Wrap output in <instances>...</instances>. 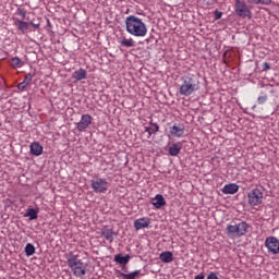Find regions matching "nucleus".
I'll list each match as a JSON object with an SVG mask.
<instances>
[{
    "mask_svg": "<svg viewBox=\"0 0 279 279\" xmlns=\"http://www.w3.org/2000/svg\"><path fill=\"white\" fill-rule=\"evenodd\" d=\"M250 230V225L245 221H241L236 225H229L227 227V234L230 239H239V236H245Z\"/></svg>",
    "mask_w": 279,
    "mask_h": 279,
    "instance_id": "4",
    "label": "nucleus"
},
{
    "mask_svg": "<svg viewBox=\"0 0 279 279\" xmlns=\"http://www.w3.org/2000/svg\"><path fill=\"white\" fill-rule=\"evenodd\" d=\"M144 132H147L148 134L147 138H151V128L145 126Z\"/></svg>",
    "mask_w": 279,
    "mask_h": 279,
    "instance_id": "31",
    "label": "nucleus"
},
{
    "mask_svg": "<svg viewBox=\"0 0 279 279\" xmlns=\"http://www.w3.org/2000/svg\"><path fill=\"white\" fill-rule=\"evenodd\" d=\"M66 264L76 278H83L86 276V266L84 265V262L80 259L78 255L70 254Z\"/></svg>",
    "mask_w": 279,
    "mask_h": 279,
    "instance_id": "3",
    "label": "nucleus"
},
{
    "mask_svg": "<svg viewBox=\"0 0 279 279\" xmlns=\"http://www.w3.org/2000/svg\"><path fill=\"white\" fill-rule=\"evenodd\" d=\"M265 101H267V95L259 96V97L257 98V104H259V105L265 104Z\"/></svg>",
    "mask_w": 279,
    "mask_h": 279,
    "instance_id": "30",
    "label": "nucleus"
},
{
    "mask_svg": "<svg viewBox=\"0 0 279 279\" xmlns=\"http://www.w3.org/2000/svg\"><path fill=\"white\" fill-rule=\"evenodd\" d=\"M101 236H104L106 241H109V243H112V241H114V231H112V229L104 228L101 230Z\"/></svg>",
    "mask_w": 279,
    "mask_h": 279,
    "instance_id": "18",
    "label": "nucleus"
},
{
    "mask_svg": "<svg viewBox=\"0 0 279 279\" xmlns=\"http://www.w3.org/2000/svg\"><path fill=\"white\" fill-rule=\"evenodd\" d=\"M207 279H219V277L217 276V274L210 272V274L207 276Z\"/></svg>",
    "mask_w": 279,
    "mask_h": 279,
    "instance_id": "32",
    "label": "nucleus"
},
{
    "mask_svg": "<svg viewBox=\"0 0 279 279\" xmlns=\"http://www.w3.org/2000/svg\"><path fill=\"white\" fill-rule=\"evenodd\" d=\"M120 45H121V47L130 48V47H135L136 41H134V39L132 37H130V38L122 37L120 39Z\"/></svg>",
    "mask_w": 279,
    "mask_h": 279,
    "instance_id": "21",
    "label": "nucleus"
},
{
    "mask_svg": "<svg viewBox=\"0 0 279 279\" xmlns=\"http://www.w3.org/2000/svg\"><path fill=\"white\" fill-rule=\"evenodd\" d=\"M149 223H151L149 218H140L134 221V228L135 230H143V228H149Z\"/></svg>",
    "mask_w": 279,
    "mask_h": 279,
    "instance_id": "11",
    "label": "nucleus"
},
{
    "mask_svg": "<svg viewBox=\"0 0 279 279\" xmlns=\"http://www.w3.org/2000/svg\"><path fill=\"white\" fill-rule=\"evenodd\" d=\"M29 86V82H22L17 85L19 90H25L26 87Z\"/></svg>",
    "mask_w": 279,
    "mask_h": 279,
    "instance_id": "28",
    "label": "nucleus"
},
{
    "mask_svg": "<svg viewBox=\"0 0 279 279\" xmlns=\"http://www.w3.org/2000/svg\"><path fill=\"white\" fill-rule=\"evenodd\" d=\"M151 204H153L154 208L159 210V208H161L162 206H167V201H165V196H162L161 194H157L151 199Z\"/></svg>",
    "mask_w": 279,
    "mask_h": 279,
    "instance_id": "10",
    "label": "nucleus"
},
{
    "mask_svg": "<svg viewBox=\"0 0 279 279\" xmlns=\"http://www.w3.org/2000/svg\"><path fill=\"white\" fill-rule=\"evenodd\" d=\"M269 69H271V65H269V63L265 62L264 63V71H269Z\"/></svg>",
    "mask_w": 279,
    "mask_h": 279,
    "instance_id": "34",
    "label": "nucleus"
},
{
    "mask_svg": "<svg viewBox=\"0 0 279 279\" xmlns=\"http://www.w3.org/2000/svg\"><path fill=\"white\" fill-rule=\"evenodd\" d=\"M149 125H151L154 128V125H158V123H154V121L150 120Z\"/></svg>",
    "mask_w": 279,
    "mask_h": 279,
    "instance_id": "37",
    "label": "nucleus"
},
{
    "mask_svg": "<svg viewBox=\"0 0 279 279\" xmlns=\"http://www.w3.org/2000/svg\"><path fill=\"white\" fill-rule=\"evenodd\" d=\"M25 254L26 256H34L36 254V247H34V244H26L25 246Z\"/></svg>",
    "mask_w": 279,
    "mask_h": 279,
    "instance_id": "26",
    "label": "nucleus"
},
{
    "mask_svg": "<svg viewBox=\"0 0 279 279\" xmlns=\"http://www.w3.org/2000/svg\"><path fill=\"white\" fill-rule=\"evenodd\" d=\"M31 25H33V27H35V29H38L40 27V24L31 23Z\"/></svg>",
    "mask_w": 279,
    "mask_h": 279,
    "instance_id": "36",
    "label": "nucleus"
},
{
    "mask_svg": "<svg viewBox=\"0 0 279 279\" xmlns=\"http://www.w3.org/2000/svg\"><path fill=\"white\" fill-rule=\"evenodd\" d=\"M109 186L110 184L108 183V181H106V179L96 178L92 180V189L94 193H106Z\"/></svg>",
    "mask_w": 279,
    "mask_h": 279,
    "instance_id": "6",
    "label": "nucleus"
},
{
    "mask_svg": "<svg viewBox=\"0 0 279 279\" xmlns=\"http://www.w3.org/2000/svg\"><path fill=\"white\" fill-rule=\"evenodd\" d=\"M24 217H29L31 221H34V219H38V209L28 208Z\"/></svg>",
    "mask_w": 279,
    "mask_h": 279,
    "instance_id": "25",
    "label": "nucleus"
},
{
    "mask_svg": "<svg viewBox=\"0 0 279 279\" xmlns=\"http://www.w3.org/2000/svg\"><path fill=\"white\" fill-rule=\"evenodd\" d=\"M31 154L32 156H41L43 155V145L38 142H34L31 144Z\"/></svg>",
    "mask_w": 279,
    "mask_h": 279,
    "instance_id": "15",
    "label": "nucleus"
},
{
    "mask_svg": "<svg viewBox=\"0 0 279 279\" xmlns=\"http://www.w3.org/2000/svg\"><path fill=\"white\" fill-rule=\"evenodd\" d=\"M235 14L241 19H252V10L247 7V3L243 0H235L234 3Z\"/></svg>",
    "mask_w": 279,
    "mask_h": 279,
    "instance_id": "5",
    "label": "nucleus"
},
{
    "mask_svg": "<svg viewBox=\"0 0 279 279\" xmlns=\"http://www.w3.org/2000/svg\"><path fill=\"white\" fill-rule=\"evenodd\" d=\"M10 64L13 69H21L22 66H25V62H23L19 57L11 58Z\"/></svg>",
    "mask_w": 279,
    "mask_h": 279,
    "instance_id": "22",
    "label": "nucleus"
},
{
    "mask_svg": "<svg viewBox=\"0 0 279 279\" xmlns=\"http://www.w3.org/2000/svg\"><path fill=\"white\" fill-rule=\"evenodd\" d=\"M181 81H182V84L179 88V93L183 97H191L193 93H197V90H199V81H197L195 76L193 75L183 76Z\"/></svg>",
    "mask_w": 279,
    "mask_h": 279,
    "instance_id": "2",
    "label": "nucleus"
},
{
    "mask_svg": "<svg viewBox=\"0 0 279 279\" xmlns=\"http://www.w3.org/2000/svg\"><path fill=\"white\" fill-rule=\"evenodd\" d=\"M250 5H271V0H246Z\"/></svg>",
    "mask_w": 279,
    "mask_h": 279,
    "instance_id": "24",
    "label": "nucleus"
},
{
    "mask_svg": "<svg viewBox=\"0 0 279 279\" xmlns=\"http://www.w3.org/2000/svg\"><path fill=\"white\" fill-rule=\"evenodd\" d=\"M90 123H93V117H90V114H83L80 122L76 123V130L78 132H84Z\"/></svg>",
    "mask_w": 279,
    "mask_h": 279,
    "instance_id": "9",
    "label": "nucleus"
},
{
    "mask_svg": "<svg viewBox=\"0 0 279 279\" xmlns=\"http://www.w3.org/2000/svg\"><path fill=\"white\" fill-rule=\"evenodd\" d=\"M130 255L122 256L121 254H117L114 256V262L118 263L119 265H128L130 263Z\"/></svg>",
    "mask_w": 279,
    "mask_h": 279,
    "instance_id": "23",
    "label": "nucleus"
},
{
    "mask_svg": "<svg viewBox=\"0 0 279 279\" xmlns=\"http://www.w3.org/2000/svg\"><path fill=\"white\" fill-rule=\"evenodd\" d=\"M170 134L175 138H182L184 136V126L178 124L172 125L170 128Z\"/></svg>",
    "mask_w": 279,
    "mask_h": 279,
    "instance_id": "12",
    "label": "nucleus"
},
{
    "mask_svg": "<svg viewBox=\"0 0 279 279\" xmlns=\"http://www.w3.org/2000/svg\"><path fill=\"white\" fill-rule=\"evenodd\" d=\"M204 278H206V276H204V272H202V274L195 276L194 279H204Z\"/></svg>",
    "mask_w": 279,
    "mask_h": 279,
    "instance_id": "35",
    "label": "nucleus"
},
{
    "mask_svg": "<svg viewBox=\"0 0 279 279\" xmlns=\"http://www.w3.org/2000/svg\"><path fill=\"white\" fill-rule=\"evenodd\" d=\"M265 247L270 254H279V240L276 236H269L265 240Z\"/></svg>",
    "mask_w": 279,
    "mask_h": 279,
    "instance_id": "8",
    "label": "nucleus"
},
{
    "mask_svg": "<svg viewBox=\"0 0 279 279\" xmlns=\"http://www.w3.org/2000/svg\"><path fill=\"white\" fill-rule=\"evenodd\" d=\"M182 151V142L174 143L169 147L170 156H178Z\"/></svg>",
    "mask_w": 279,
    "mask_h": 279,
    "instance_id": "17",
    "label": "nucleus"
},
{
    "mask_svg": "<svg viewBox=\"0 0 279 279\" xmlns=\"http://www.w3.org/2000/svg\"><path fill=\"white\" fill-rule=\"evenodd\" d=\"M160 126L158 124H153V126H150V134H156V132H159Z\"/></svg>",
    "mask_w": 279,
    "mask_h": 279,
    "instance_id": "29",
    "label": "nucleus"
},
{
    "mask_svg": "<svg viewBox=\"0 0 279 279\" xmlns=\"http://www.w3.org/2000/svg\"><path fill=\"white\" fill-rule=\"evenodd\" d=\"M125 27L128 34L135 38H145L147 36V24L138 16L129 15L125 19Z\"/></svg>",
    "mask_w": 279,
    "mask_h": 279,
    "instance_id": "1",
    "label": "nucleus"
},
{
    "mask_svg": "<svg viewBox=\"0 0 279 279\" xmlns=\"http://www.w3.org/2000/svg\"><path fill=\"white\" fill-rule=\"evenodd\" d=\"M248 204L250 206H260V204H263V191L258 190V189H254L252 190L248 195Z\"/></svg>",
    "mask_w": 279,
    "mask_h": 279,
    "instance_id": "7",
    "label": "nucleus"
},
{
    "mask_svg": "<svg viewBox=\"0 0 279 279\" xmlns=\"http://www.w3.org/2000/svg\"><path fill=\"white\" fill-rule=\"evenodd\" d=\"M24 82H28V85L32 84V74L26 75Z\"/></svg>",
    "mask_w": 279,
    "mask_h": 279,
    "instance_id": "33",
    "label": "nucleus"
},
{
    "mask_svg": "<svg viewBox=\"0 0 279 279\" xmlns=\"http://www.w3.org/2000/svg\"><path fill=\"white\" fill-rule=\"evenodd\" d=\"M223 195H234V193H239V185L236 183H230L222 187Z\"/></svg>",
    "mask_w": 279,
    "mask_h": 279,
    "instance_id": "13",
    "label": "nucleus"
},
{
    "mask_svg": "<svg viewBox=\"0 0 279 279\" xmlns=\"http://www.w3.org/2000/svg\"><path fill=\"white\" fill-rule=\"evenodd\" d=\"M161 263H173V253L166 251L159 255Z\"/></svg>",
    "mask_w": 279,
    "mask_h": 279,
    "instance_id": "20",
    "label": "nucleus"
},
{
    "mask_svg": "<svg viewBox=\"0 0 279 279\" xmlns=\"http://www.w3.org/2000/svg\"><path fill=\"white\" fill-rule=\"evenodd\" d=\"M14 25L15 27H17V29L22 33L25 34L27 32V29H29V23L24 22L20 19H15L14 20Z\"/></svg>",
    "mask_w": 279,
    "mask_h": 279,
    "instance_id": "14",
    "label": "nucleus"
},
{
    "mask_svg": "<svg viewBox=\"0 0 279 279\" xmlns=\"http://www.w3.org/2000/svg\"><path fill=\"white\" fill-rule=\"evenodd\" d=\"M86 75H88L86 70L80 69L73 72L72 77L76 80V82H82V80H86Z\"/></svg>",
    "mask_w": 279,
    "mask_h": 279,
    "instance_id": "16",
    "label": "nucleus"
},
{
    "mask_svg": "<svg viewBox=\"0 0 279 279\" xmlns=\"http://www.w3.org/2000/svg\"><path fill=\"white\" fill-rule=\"evenodd\" d=\"M141 276V270H134L130 274L119 272L118 278L120 279H136Z\"/></svg>",
    "mask_w": 279,
    "mask_h": 279,
    "instance_id": "19",
    "label": "nucleus"
},
{
    "mask_svg": "<svg viewBox=\"0 0 279 279\" xmlns=\"http://www.w3.org/2000/svg\"><path fill=\"white\" fill-rule=\"evenodd\" d=\"M17 14L19 16H21L22 19H25L27 16V11L23 8H19L17 9Z\"/></svg>",
    "mask_w": 279,
    "mask_h": 279,
    "instance_id": "27",
    "label": "nucleus"
}]
</instances>
